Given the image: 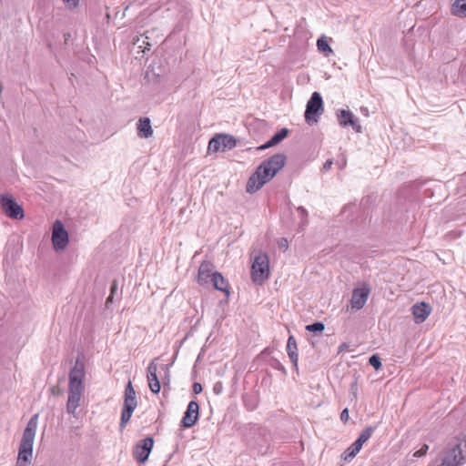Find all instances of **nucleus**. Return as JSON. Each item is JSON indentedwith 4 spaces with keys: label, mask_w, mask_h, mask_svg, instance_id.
<instances>
[{
    "label": "nucleus",
    "mask_w": 466,
    "mask_h": 466,
    "mask_svg": "<svg viewBox=\"0 0 466 466\" xmlns=\"http://www.w3.org/2000/svg\"><path fill=\"white\" fill-rule=\"evenodd\" d=\"M137 136L141 138H149L153 136L151 121L147 117L140 118L137 124Z\"/></svg>",
    "instance_id": "16"
},
{
    "label": "nucleus",
    "mask_w": 466,
    "mask_h": 466,
    "mask_svg": "<svg viewBox=\"0 0 466 466\" xmlns=\"http://www.w3.org/2000/svg\"><path fill=\"white\" fill-rule=\"evenodd\" d=\"M213 267L208 262H202L198 268V282L200 285H206L210 280H212L213 278Z\"/></svg>",
    "instance_id": "15"
},
{
    "label": "nucleus",
    "mask_w": 466,
    "mask_h": 466,
    "mask_svg": "<svg viewBox=\"0 0 466 466\" xmlns=\"http://www.w3.org/2000/svg\"><path fill=\"white\" fill-rule=\"evenodd\" d=\"M286 159L284 154H277L263 161L248 178L246 186L247 192L255 193L259 190L283 168Z\"/></svg>",
    "instance_id": "1"
},
{
    "label": "nucleus",
    "mask_w": 466,
    "mask_h": 466,
    "mask_svg": "<svg viewBox=\"0 0 466 466\" xmlns=\"http://www.w3.org/2000/svg\"><path fill=\"white\" fill-rule=\"evenodd\" d=\"M287 351H288V355H289V359L291 360L293 365L297 369L299 355H298L297 342L293 336H290L288 339Z\"/></svg>",
    "instance_id": "17"
},
{
    "label": "nucleus",
    "mask_w": 466,
    "mask_h": 466,
    "mask_svg": "<svg viewBox=\"0 0 466 466\" xmlns=\"http://www.w3.org/2000/svg\"><path fill=\"white\" fill-rule=\"evenodd\" d=\"M278 246L280 249L282 250H287L288 248H289V241L287 238H280L279 241H278Z\"/></svg>",
    "instance_id": "31"
},
{
    "label": "nucleus",
    "mask_w": 466,
    "mask_h": 466,
    "mask_svg": "<svg viewBox=\"0 0 466 466\" xmlns=\"http://www.w3.org/2000/svg\"><path fill=\"white\" fill-rule=\"evenodd\" d=\"M332 164H333L332 160H331V159H329V160H327V161L325 162V164H324V166H323V168H324L325 170H329V169H330V167H331V166H332Z\"/></svg>",
    "instance_id": "34"
},
{
    "label": "nucleus",
    "mask_w": 466,
    "mask_h": 466,
    "mask_svg": "<svg viewBox=\"0 0 466 466\" xmlns=\"http://www.w3.org/2000/svg\"><path fill=\"white\" fill-rule=\"evenodd\" d=\"M269 259L266 253H259L254 258L251 266V279L256 284H263L269 277Z\"/></svg>",
    "instance_id": "4"
},
{
    "label": "nucleus",
    "mask_w": 466,
    "mask_h": 466,
    "mask_svg": "<svg viewBox=\"0 0 466 466\" xmlns=\"http://www.w3.org/2000/svg\"><path fill=\"white\" fill-rule=\"evenodd\" d=\"M236 146V140L229 135L220 134L214 137L208 143V152L225 151Z\"/></svg>",
    "instance_id": "8"
},
{
    "label": "nucleus",
    "mask_w": 466,
    "mask_h": 466,
    "mask_svg": "<svg viewBox=\"0 0 466 466\" xmlns=\"http://www.w3.org/2000/svg\"><path fill=\"white\" fill-rule=\"evenodd\" d=\"M429 450V446L427 444H423L420 450L416 451L413 453V457L420 458L424 456L427 453V451Z\"/></svg>",
    "instance_id": "29"
},
{
    "label": "nucleus",
    "mask_w": 466,
    "mask_h": 466,
    "mask_svg": "<svg viewBox=\"0 0 466 466\" xmlns=\"http://www.w3.org/2000/svg\"><path fill=\"white\" fill-rule=\"evenodd\" d=\"M338 121L342 127L350 126L357 133L362 131L361 126L350 110L341 109L338 112Z\"/></svg>",
    "instance_id": "12"
},
{
    "label": "nucleus",
    "mask_w": 466,
    "mask_h": 466,
    "mask_svg": "<svg viewBox=\"0 0 466 466\" xmlns=\"http://www.w3.org/2000/svg\"><path fill=\"white\" fill-rule=\"evenodd\" d=\"M0 206L6 217L11 219L21 220L25 217L24 209L11 194H0Z\"/></svg>",
    "instance_id": "6"
},
{
    "label": "nucleus",
    "mask_w": 466,
    "mask_h": 466,
    "mask_svg": "<svg viewBox=\"0 0 466 466\" xmlns=\"http://www.w3.org/2000/svg\"><path fill=\"white\" fill-rule=\"evenodd\" d=\"M199 405L197 401L192 400L188 403L187 410L183 416L181 423L185 428L193 427L198 420Z\"/></svg>",
    "instance_id": "11"
},
{
    "label": "nucleus",
    "mask_w": 466,
    "mask_h": 466,
    "mask_svg": "<svg viewBox=\"0 0 466 466\" xmlns=\"http://www.w3.org/2000/svg\"><path fill=\"white\" fill-rule=\"evenodd\" d=\"M80 0H63L65 8L69 11H75L79 5Z\"/></svg>",
    "instance_id": "26"
},
{
    "label": "nucleus",
    "mask_w": 466,
    "mask_h": 466,
    "mask_svg": "<svg viewBox=\"0 0 466 466\" xmlns=\"http://www.w3.org/2000/svg\"><path fill=\"white\" fill-rule=\"evenodd\" d=\"M52 243L56 250H58V219L53 223Z\"/></svg>",
    "instance_id": "25"
},
{
    "label": "nucleus",
    "mask_w": 466,
    "mask_h": 466,
    "mask_svg": "<svg viewBox=\"0 0 466 466\" xmlns=\"http://www.w3.org/2000/svg\"><path fill=\"white\" fill-rule=\"evenodd\" d=\"M351 391H352V394H353L354 396H356V395H357V384H356V383H354V384L351 386Z\"/></svg>",
    "instance_id": "36"
},
{
    "label": "nucleus",
    "mask_w": 466,
    "mask_h": 466,
    "mask_svg": "<svg viewBox=\"0 0 466 466\" xmlns=\"http://www.w3.org/2000/svg\"><path fill=\"white\" fill-rule=\"evenodd\" d=\"M137 407L136 391L131 381H128L125 389L123 410L120 419V428L124 429L130 420L132 414Z\"/></svg>",
    "instance_id": "5"
},
{
    "label": "nucleus",
    "mask_w": 466,
    "mask_h": 466,
    "mask_svg": "<svg viewBox=\"0 0 466 466\" xmlns=\"http://www.w3.org/2000/svg\"><path fill=\"white\" fill-rule=\"evenodd\" d=\"M69 242L68 232L60 224V250L64 249Z\"/></svg>",
    "instance_id": "24"
},
{
    "label": "nucleus",
    "mask_w": 466,
    "mask_h": 466,
    "mask_svg": "<svg viewBox=\"0 0 466 466\" xmlns=\"http://www.w3.org/2000/svg\"><path fill=\"white\" fill-rule=\"evenodd\" d=\"M288 135V129L283 128L275 134L266 144L260 146L258 149L264 150L270 147H273L282 141Z\"/></svg>",
    "instance_id": "18"
},
{
    "label": "nucleus",
    "mask_w": 466,
    "mask_h": 466,
    "mask_svg": "<svg viewBox=\"0 0 466 466\" xmlns=\"http://www.w3.org/2000/svg\"><path fill=\"white\" fill-rule=\"evenodd\" d=\"M212 281H213L214 287L218 290L226 292L227 294L229 293L228 289V282L220 273L215 272L213 274Z\"/></svg>",
    "instance_id": "19"
},
{
    "label": "nucleus",
    "mask_w": 466,
    "mask_h": 466,
    "mask_svg": "<svg viewBox=\"0 0 466 466\" xmlns=\"http://www.w3.org/2000/svg\"><path fill=\"white\" fill-rule=\"evenodd\" d=\"M340 420L344 422L348 421L349 420V410L348 409H344L340 413Z\"/></svg>",
    "instance_id": "32"
},
{
    "label": "nucleus",
    "mask_w": 466,
    "mask_h": 466,
    "mask_svg": "<svg viewBox=\"0 0 466 466\" xmlns=\"http://www.w3.org/2000/svg\"><path fill=\"white\" fill-rule=\"evenodd\" d=\"M297 211L299 213V216L303 220V224H306L307 223L306 218H307V215H308L307 210L303 207H299L297 208Z\"/></svg>",
    "instance_id": "30"
},
{
    "label": "nucleus",
    "mask_w": 466,
    "mask_h": 466,
    "mask_svg": "<svg viewBox=\"0 0 466 466\" xmlns=\"http://www.w3.org/2000/svg\"><path fill=\"white\" fill-rule=\"evenodd\" d=\"M154 446V440L151 437L145 438L141 441H139L134 450V457L135 459L140 462L145 463Z\"/></svg>",
    "instance_id": "9"
},
{
    "label": "nucleus",
    "mask_w": 466,
    "mask_h": 466,
    "mask_svg": "<svg viewBox=\"0 0 466 466\" xmlns=\"http://www.w3.org/2000/svg\"><path fill=\"white\" fill-rule=\"evenodd\" d=\"M370 293V289L366 284H362L361 286L355 288L352 291V297L350 299L351 308L354 309H362L368 300Z\"/></svg>",
    "instance_id": "10"
},
{
    "label": "nucleus",
    "mask_w": 466,
    "mask_h": 466,
    "mask_svg": "<svg viewBox=\"0 0 466 466\" xmlns=\"http://www.w3.org/2000/svg\"><path fill=\"white\" fill-rule=\"evenodd\" d=\"M411 313L416 324L424 322L431 313V307L425 302L415 303L411 307Z\"/></svg>",
    "instance_id": "13"
},
{
    "label": "nucleus",
    "mask_w": 466,
    "mask_h": 466,
    "mask_svg": "<svg viewBox=\"0 0 466 466\" xmlns=\"http://www.w3.org/2000/svg\"><path fill=\"white\" fill-rule=\"evenodd\" d=\"M369 363L375 369L379 370L381 367L380 359L377 355H373L370 358Z\"/></svg>",
    "instance_id": "28"
},
{
    "label": "nucleus",
    "mask_w": 466,
    "mask_h": 466,
    "mask_svg": "<svg viewBox=\"0 0 466 466\" xmlns=\"http://www.w3.org/2000/svg\"><path fill=\"white\" fill-rule=\"evenodd\" d=\"M451 14L459 17H466V0H456L451 5Z\"/></svg>",
    "instance_id": "20"
},
{
    "label": "nucleus",
    "mask_w": 466,
    "mask_h": 466,
    "mask_svg": "<svg viewBox=\"0 0 466 466\" xmlns=\"http://www.w3.org/2000/svg\"><path fill=\"white\" fill-rule=\"evenodd\" d=\"M222 385L220 383H218L214 386V391L217 394H219L221 392Z\"/></svg>",
    "instance_id": "35"
},
{
    "label": "nucleus",
    "mask_w": 466,
    "mask_h": 466,
    "mask_svg": "<svg viewBox=\"0 0 466 466\" xmlns=\"http://www.w3.org/2000/svg\"><path fill=\"white\" fill-rule=\"evenodd\" d=\"M374 431V429L372 427H367L365 430H363L359 438L355 441L356 443H359L360 447L363 446V444L368 441V440L371 437L372 433Z\"/></svg>",
    "instance_id": "23"
},
{
    "label": "nucleus",
    "mask_w": 466,
    "mask_h": 466,
    "mask_svg": "<svg viewBox=\"0 0 466 466\" xmlns=\"http://www.w3.org/2000/svg\"><path fill=\"white\" fill-rule=\"evenodd\" d=\"M157 372V360H153L148 364L147 376L149 389L153 393H158L161 389L160 381H159Z\"/></svg>",
    "instance_id": "14"
},
{
    "label": "nucleus",
    "mask_w": 466,
    "mask_h": 466,
    "mask_svg": "<svg viewBox=\"0 0 466 466\" xmlns=\"http://www.w3.org/2000/svg\"><path fill=\"white\" fill-rule=\"evenodd\" d=\"M111 301H112V297L110 296L109 298H107L106 302L108 303V302H111Z\"/></svg>",
    "instance_id": "38"
},
{
    "label": "nucleus",
    "mask_w": 466,
    "mask_h": 466,
    "mask_svg": "<svg viewBox=\"0 0 466 466\" xmlns=\"http://www.w3.org/2000/svg\"><path fill=\"white\" fill-rule=\"evenodd\" d=\"M193 391L195 394H198L202 391V386L200 383L196 382L193 384Z\"/></svg>",
    "instance_id": "33"
},
{
    "label": "nucleus",
    "mask_w": 466,
    "mask_h": 466,
    "mask_svg": "<svg viewBox=\"0 0 466 466\" xmlns=\"http://www.w3.org/2000/svg\"><path fill=\"white\" fill-rule=\"evenodd\" d=\"M162 370H164L167 374L168 373V366L167 365H163Z\"/></svg>",
    "instance_id": "37"
},
{
    "label": "nucleus",
    "mask_w": 466,
    "mask_h": 466,
    "mask_svg": "<svg viewBox=\"0 0 466 466\" xmlns=\"http://www.w3.org/2000/svg\"><path fill=\"white\" fill-rule=\"evenodd\" d=\"M323 111V102L321 96L318 92H314L307 103L305 111V119L308 123H315L318 116Z\"/></svg>",
    "instance_id": "7"
},
{
    "label": "nucleus",
    "mask_w": 466,
    "mask_h": 466,
    "mask_svg": "<svg viewBox=\"0 0 466 466\" xmlns=\"http://www.w3.org/2000/svg\"><path fill=\"white\" fill-rule=\"evenodd\" d=\"M3 90V85L0 83V93L2 92Z\"/></svg>",
    "instance_id": "39"
},
{
    "label": "nucleus",
    "mask_w": 466,
    "mask_h": 466,
    "mask_svg": "<svg viewBox=\"0 0 466 466\" xmlns=\"http://www.w3.org/2000/svg\"><path fill=\"white\" fill-rule=\"evenodd\" d=\"M84 378L85 364L77 359L69 372L68 400L66 404L68 413L75 414L76 410L80 404Z\"/></svg>",
    "instance_id": "3"
},
{
    "label": "nucleus",
    "mask_w": 466,
    "mask_h": 466,
    "mask_svg": "<svg viewBox=\"0 0 466 466\" xmlns=\"http://www.w3.org/2000/svg\"><path fill=\"white\" fill-rule=\"evenodd\" d=\"M324 324L321 322H315L313 324L308 325L306 329L310 332H321L324 329Z\"/></svg>",
    "instance_id": "27"
},
{
    "label": "nucleus",
    "mask_w": 466,
    "mask_h": 466,
    "mask_svg": "<svg viewBox=\"0 0 466 466\" xmlns=\"http://www.w3.org/2000/svg\"><path fill=\"white\" fill-rule=\"evenodd\" d=\"M38 414L31 417L24 430L19 442L15 466H31L33 461V447L38 427Z\"/></svg>",
    "instance_id": "2"
},
{
    "label": "nucleus",
    "mask_w": 466,
    "mask_h": 466,
    "mask_svg": "<svg viewBox=\"0 0 466 466\" xmlns=\"http://www.w3.org/2000/svg\"><path fill=\"white\" fill-rule=\"evenodd\" d=\"M317 47L319 52L324 53L326 56L331 55L333 53L328 38L325 35L320 36L317 40Z\"/></svg>",
    "instance_id": "22"
},
{
    "label": "nucleus",
    "mask_w": 466,
    "mask_h": 466,
    "mask_svg": "<svg viewBox=\"0 0 466 466\" xmlns=\"http://www.w3.org/2000/svg\"><path fill=\"white\" fill-rule=\"evenodd\" d=\"M362 447L355 441L341 454V459L345 461H351L361 450Z\"/></svg>",
    "instance_id": "21"
}]
</instances>
